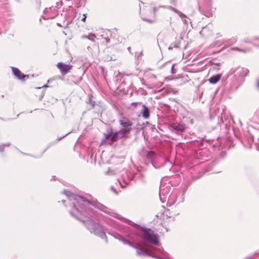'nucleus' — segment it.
<instances>
[{"instance_id": "f257e3e1", "label": "nucleus", "mask_w": 259, "mask_h": 259, "mask_svg": "<svg viewBox=\"0 0 259 259\" xmlns=\"http://www.w3.org/2000/svg\"><path fill=\"white\" fill-rule=\"evenodd\" d=\"M125 232V236L130 239H134L135 238L140 236V233H142V239L145 242L149 243L155 246L159 245V235L155 233L150 228H120Z\"/></svg>"}, {"instance_id": "f03ea898", "label": "nucleus", "mask_w": 259, "mask_h": 259, "mask_svg": "<svg viewBox=\"0 0 259 259\" xmlns=\"http://www.w3.org/2000/svg\"><path fill=\"white\" fill-rule=\"evenodd\" d=\"M85 196H84L82 194V213L83 212V210L84 209L83 205H92L95 208H98V209L117 218V219L125 223L131 227H142L139 224L135 223L130 220L123 218L118 214L113 212V211H111L110 209L104 205L103 204L100 203L99 202L97 201V200H94L91 195L89 194H85ZM82 215L83 214L82 213Z\"/></svg>"}, {"instance_id": "7ed1b4c3", "label": "nucleus", "mask_w": 259, "mask_h": 259, "mask_svg": "<svg viewBox=\"0 0 259 259\" xmlns=\"http://www.w3.org/2000/svg\"><path fill=\"white\" fill-rule=\"evenodd\" d=\"M122 242L124 244H127L137 249V254L139 256H148L156 259H171L169 256V254L163 249L162 247L160 248L153 247V251L149 252L145 250L138 244H135L130 241L122 239Z\"/></svg>"}, {"instance_id": "20e7f679", "label": "nucleus", "mask_w": 259, "mask_h": 259, "mask_svg": "<svg viewBox=\"0 0 259 259\" xmlns=\"http://www.w3.org/2000/svg\"><path fill=\"white\" fill-rule=\"evenodd\" d=\"M62 193L65 194L70 201L72 209L69 211L70 215L78 221H81V196L75 195L68 190H64Z\"/></svg>"}, {"instance_id": "39448f33", "label": "nucleus", "mask_w": 259, "mask_h": 259, "mask_svg": "<svg viewBox=\"0 0 259 259\" xmlns=\"http://www.w3.org/2000/svg\"><path fill=\"white\" fill-rule=\"evenodd\" d=\"M248 69L244 67H238L233 70L231 69L229 74L231 75L234 74L233 79L230 83L231 90H236L244 81V78L248 75Z\"/></svg>"}, {"instance_id": "423d86ee", "label": "nucleus", "mask_w": 259, "mask_h": 259, "mask_svg": "<svg viewBox=\"0 0 259 259\" xmlns=\"http://www.w3.org/2000/svg\"><path fill=\"white\" fill-rule=\"evenodd\" d=\"M168 128L171 132L181 135L186 130V125L184 123L173 122L169 124Z\"/></svg>"}, {"instance_id": "0eeeda50", "label": "nucleus", "mask_w": 259, "mask_h": 259, "mask_svg": "<svg viewBox=\"0 0 259 259\" xmlns=\"http://www.w3.org/2000/svg\"><path fill=\"white\" fill-rule=\"evenodd\" d=\"M88 229L92 234L104 240L106 243H108L107 237L103 228H88Z\"/></svg>"}, {"instance_id": "6e6552de", "label": "nucleus", "mask_w": 259, "mask_h": 259, "mask_svg": "<svg viewBox=\"0 0 259 259\" xmlns=\"http://www.w3.org/2000/svg\"><path fill=\"white\" fill-rule=\"evenodd\" d=\"M105 139L102 140V143L105 142L106 140H108L109 144H111L118 141V138L117 137V133L113 131L112 128H111L107 134H104Z\"/></svg>"}, {"instance_id": "1a4fd4ad", "label": "nucleus", "mask_w": 259, "mask_h": 259, "mask_svg": "<svg viewBox=\"0 0 259 259\" xmlns=\"http://www.w3.org/2000/svg\"><path fill=\"white\" fill-rule=\"evenodd\" d=\"M12 70L14 75L19 80L22 81H25L26 79L29 78V75H26L21 72V71L17 68L12 67Z\"/></svg>"}, {"instance_id": "9d476101", "label": "nucleus", "mask_w": 259, "mask_h": 259, "mask_svg": "<svg viewBox=\"0 0 259 259\" xmlns=\"http://www.w3.org/2000/svg\"><path fill=\"white\" fill-rule=\"evenodd\" d=\"M82 223L87 227H99L90 215L89 217H86L85 219L82 218Z\"/></svg>"}, {"instance_id": "9b49d317", "label": "nucleus", "mask_w": 259, "mask_h": 259, "mask_svg": "<svg viewBox=\"0 0 259 259\" xmlns=\"http://www.w3.org/2000/svg\"><path fill=\"white\" fill-rule=\"evenodd\" d=\"M119 123L123 128L122 129H128L129 132L132 131L131 126L133 124L132 122L126 118H123L122 119L119 120Z\"/></svg>"}, {"instance_id": "f8f14e48", "label": "nucleus", "mask_w": 259, "mask_h": 259, "mask_svg": "<svg viewBox=\"0 0 259 259\" xmlns=\"http://www.w3.org/2000/svg\"><path fill=\"white\" fill-rule=\"evenodd\" d=\"M57 66L62 75L66 74L71 68L70 65L64 64L62 62H59Z\"/></svg>"}, {"instance_id": "ddd939ff", "label": "nucleus", "mask_w": 259, "mask_h": 259, "mask_svg": "<svg viewBox=\"0 0 259 259\" xmlns=\"http://www.w3.org/2000/svg\"><path fill=\"white\" fill-rule=\"evenodd\" d=\"M141 107H142L141 113L142 114V116L145 119L149 118L150 116V110L149 108L143 104H142Z\"/></svg>"}, {"instance_id": "4468645a", "label": "nucleus", "mask_w": 259, "mask_h": 259, "mask_svg": "<svg viewBox=\"0 0 259 259\" xmlns=\"http://www.w3.org/2000/svg\"><path fill=\"white\" fill-rule=\"evenodd\" d=\"M117 133V137L119 139H122L124 138H126L127 137V135H128L130 132H129L128 129H122L121 128L119 131L116 132Z\"/></svg>"}, {"instance_id": "2eb2a0df", "label": "nucleus", "mask_w": 259, "mask_h": 259, "mask_svg": "<svg viewBox=\"0 0 259 259\" xmlns=\"http://www.w3.org/2000/svg\"><path fill=\"white\" fill-rule=\"evenodd\" d=\"M88 98L85 101L87 104H88V109H92L95 105V102L93 100V96L92 95H89L88 96Z\"/></svg>"}, {"instance_id": "dca6fc26", "label": "nucleus", "mask_w": 259, "mask_h": 259, "mask_svg": "<svg viewBox=\"0 0 259 259\" xmlns=\"http://www.w3.org/2000/svg\"><path fill=\"white\" fill-rule=\"evenodd\" d=\"M221 76L222 75L221 74H217L216 75H213L209 78L208 81L211 83L215 84L220 80Z\"/></svg>"}, {"instance_id": "f3484780", "label": "nucleus", "mask_w": 259, "mask_h": 259, "mask_svg": "<svg viewBox=\"0 0 259 259\" xmlns=\"http://www.w3.org/2000/svg\"><path fill=\"white\" fill-rule=\"evenodd\" d=\"M81 138V135L79 136L78 137V139L77 141H76L74 147V151H76L77 153H79V156H80L81 153H80V150H81V142H80V139Z\"/></svg>"}, {"instance_id": "a211bd4d", "label": "nucleus", "mask_w": 259, "mask_h": 259, "mask_svg": "<svg viewBox=\"0 0 259 259\" xmlns=\"http://www.w3.org/2000/svg\"><path fill=\"white\" fill-rule=\"evenodd\" d=\"M96 36L94 34L90 33L88 35H82V38H88L89 40H92V41L94 42V37H95Z\"/></svg>"}, {"instance_id": "6ab92c4d", "label": "nucleus", "mask_w": 259, "mask_h": 259, "mask_svg": "<svg viewBox=\"0 0 259 259\" xmlns=\"http://www.w3.org/2000/svg\"><path fill=\"white\" fill-rule=\"evenodd\" d=\"M109 234L111 235H112V236H113L115 239H117L118 240H119V241H122V239H124L122 236H121L120 234H118L117 233H109Z\"/></svg>"}, {"instance_id": "aec40b11", "label": "nucleus", "mask_w": 259, "mask_h": 259, "mask_svg": "<svg viewBox=\"0 0 259 259\" xmlns=\"http://www.w3.org/2000/svg\"><path fill=\"white\" fill-rule=\"evenodd\" d=\"M257 255H259V250L255 252L253 254L246 256L245 259H254V256Z\"/></svg>"}, {"instance_id": "412c9836", "label": "nucleus", "mask_w": 259, "mask_h": 259, "mask_svg": "<svg viewBox=\"0 0 259 259\" xmlns=\"http://www.w3.org/2000/svg\"><path fill=\"white\" fill-rule=\"evenodd\" d=\"M155 156V153L152 151H148L147 153V157L149 158H153Z\"/></svg>"}, {"instance_id": "4be33fe9", "label": "nucleus", "mask_w": 259, "mask_h": 259, "mask_svg": "<svg viewBox=\"0 0 259 259\" xmlns=\"http://www.w3.org/2000/svg\"><path fill=\"white\" fill-rule=\"evenodd\" d=\"M142 105V102H133L131 104V105L134 107V108H136L138 106H140L141 107V105Z\"/></svg>"}, {"instance_id": "5701e85b", "label": "nucleus", "mask_w": 259, "mask_h": 259, "mask_svg": "<svg viewBox=\"0 0 259 259\" xmlns=\"http://www.w3.org/2000/svg\"><path fill=\"white\" fill-rule=\"evenodd\" d=\"M74 3V4H75L77 7L79 8L80 7V2L81 0H71Z\"/></svg>"}, {"instance_id": "b1692460", "label": "nucleus", "mask_w": 259, "mask_h": 259, "mask_svg": "<svg viewBox=\"0 0 259 259\" xmlns=\"http://www.w3.org/2000/svg\"><path fill=\"white\" fill-rule=\"evenodd\" d=\"M147 124H148V122H146V123H143L142 124L139 123V125L140 126L141 130H144Z\"/></svg>"}, {"instance_id": "393cba45", "label": "nucleus", "mask_w": 259, "mask_h": 259, "mask_svg": "<svg viewBox=\"0 0 259 259\" xmlns=\"http://www.w3.org/2000/svg\"><path fill=\"white\" fill-rule=\"evenodd\" d=\"M177 12V14L178 15H179V16L180 17H186V16L182 13L181 12H180L179 10V11H176Z\"/></svg>"}, {"instance_id": "a878e982", "label": "nucleus", "mask_w": 259, "mask_h": 259, "mask_svg": "<svg viewBox=\"0 0 259 259\" xmlns=\"http://www.w3.org/2000/svg\"><path fill=\"white\" fill-rule=\"evenodd\" d=\"M234 50H238L239 51L243 52H246L249 51L250 50L249 49H239L238 48H235L234 49Z\"/></svg>"}, {"instance_id": "bb28decb", "label": "nucleus", "mask_w": 259, "mask_h": 259, "mask_svg": "<svg viewBox=\"0 0 259 259\" xmlns=\"http://www.w3.org/2000/svg\"><path fill=\"white\" fill-rule=\"evenodd\" d=\"M175 64H173V65H172L171 68V73L172 74H175V73H176V72H177V70L175 69Z\"/></svg>"}, {"instance_id": "cd10ccee", "label": "nucleus", "mask_w": 259, "mask_h": 259, "mask_svg": "<svg viewBox=\"0 0 259 259\" xmlns=\"http://www.w3.org/2000/svg\"><path fill=\"white\" fill-rule=\"evenodd\" d=\"M163 192H164V190H162L161 189H160L159 194L160 199L161 201H162L161 196L163 195Z\"/></svg>"}, {"instance_id": "c85d7f7f", "label": "nucleus", "mask_w": 259, "mask_h": 259, "mask_svg": "<svg viewBox=\"0 0 259 259\" xmlns=\"http://www.w3.org/2000/svg\"><path fill=\"white\" fill-rule=\"evenodd\" d=\"M73 132V130H72L71 132L68 133L67 134H66V135H64V136H63V137H60V138H58V139H57V141H58H58H60L61 139H62L63 138H64L65 137H66V136H67L68 134H69L70 133H71V132Z\"/></svg>"}, {"instance_id": "c756f323", "label": "nucleus", "mask_w": 259, "mask_h": 259, "mask_svg": "<svg viewBox=\"0 0 259 259\" xmlns=\"http://www.w3.org/2000/svg\"><path fill=\"white\" fill-rule=\"evenodd\" d=\"M5 150V145H0V152H2Z\"/></svg>"}, {"instance_id": "7c9ffc66", "label": "nucleus", "mask_w": 259, "mask_h": 259, "mask_svg": "<svg viewBox=\"0 0 259 259\" xmlns=\"http://www.w3.org/2000/svg\"><path fill=\"white\" fill-rule=\"evenodd\" d=\"M142 55H143L142 52H141L140 53H136L135 56L137 57L138 59H139V58L141 57Z\"/></svg>"}, {"instance_id": "2f4dec72", "label": "nucleus", "mask_w": 259, "mask_h": 259, "mask_svg": "<svg viewBox=\"0 0 259 259\" xmlns=\"http://www.w3.org/2000/svg\"><path fill=\"white\" fill-rule=\"evenodd\" d=\"M111 190L113 191L116 194H118V192L116 191L115 189L113 186L111 187Z\"/></svg>"}, {"instance_id": "473e14b6", "label": "nucleus", "mask_w": 259, "mask_h": 259, "mask_svg": "<svg viewBox=\"0 0 259 259\" xmlns=\"http://www.w3.org/2000/svg\"><path fill=\"white\" fill-rule=\"evenodd\" d=\"M136 128L137 132H139L141 130L140 129V126L139 125V124L137 125Z\"/></svg>"}, {"instance_id": "72a5a7b5", "label": "nucleus", "mask_w": 259, "mask_h": 259, "mask_svg": "<svg viewBox=\"0 0 259 259\" xmlns=\"http://www.w3.org/2000/svg\"><path fill=\"white\" fill-rule=\"evenodd\" d=\"M87 14H83V17L82 18V21H85V19L87 18Z\"/></svg>"}, {"instance_id": "f704fd0d", "label": "nucleus", "mask_w": 259, "mask_h": 259, "mask_svg": "<svg viewBox=\"0 0 259 259\" xmlns=\"http://www.w3.org/2000/svg\"><path fill=\"white\" fill-rule=\"evenodd\" d=\"M171 10L176 13H177V12L176 11H179L178 9L172 7L171 8Z\"/></svg>"}, {"instance_id": "c9c22d12", "label": "nucleus", "mask_w": 259, "mask_h": 259, "mask_svg": "<svg viewBox=\"0 0 259 259\" xmlns=\"http://www.w3.org/2000/svg\"><path fill=\"white\" fill-rule=\"evenodd\" d=\"M104 39L106 40L107 43H108L109 42H110V38H108V37H105Z\"/></svg>"}, {"instance_id": "e433bc0d", "label": "nucleus", "mask_w": 259, "mask_h": 259, "mask_svg": "<svg viewBox=\"0 0 259 259\" xmlns=\"http://www.w3.org/2000/svg\"><path fill=\"white\" fill-rule=\"evenodd\" d=\"M61 3H62L61 2L60 3H59V2L57 3V4H56L57 6H56V7L59 8H60L59 5H60V4L61 5Z\"/></svg>"}, {"instance_id": "4c0bfd02", "label": "nucleus", "mask_w": 259, "mask_h": 259, "mask_svg": "<svg viewBox=\"0 0 259 259\" xmlns=\"http://www.w3.org/2000/svg\"><path fill=\"white\" fill-rule=\"evenodd\" d=\"M4 145H5V146H8H8H9L11 145V143H7L6 144H5Z\"/></svg>"}, {"instance_id": "58836bf2", "label": "nucleus", "mask_w": 259, "mask_h": 259, "mask_svg": "<svg viewBox=\"0 0 259 259\" xmlns=\"http://www.w3.org/2000/svg\"><path fill=\"white\" fill-rule=\"evenodd\" d=\"M144 20L146 21L147 22H152V21L151 20H150V19H145Z\"/></svg>"}, {"instance_id": "ea45409f", "label": "nucleus", "mask_w": 259, "mask_h": 259, "mask_svg": "<svg viewBox=\"0 0 259 259\" xmlns=\"http://www.w3.org/2000/svg\"><path fill=\"white\" fill-rule=\"evenodd\" d=\"M61 202L64 204V205H65V203L66 202V200H62Z\"/></svg>"}, {"instance_id": "a19ab883", "label": "nucleus", "mask_w": 259, "mask_h": 259, "mask_svg": "<svg viewBox=\"0 0 259 259\" xmlns=\"http://www.w3.org/2000/svg\"><path fill=\"white\" fill-rule=\"evenodd\" d=\"M184 23H186V24H187V23H188V21H187V20H186V19H185V20H184Z\"/></svg>"}, {"instance_id": "79ce46f5", "label": "nucleus", "mask_w": 259, "mask_h": 259, "mask_svg": "<svg viewBox=\"0 0 259 259\" xmlns=\"http://www.w3.org/2000/svg\"><path fill=\"white\" fill-rule=\"evenodd\" d=\"M127 50L130 52H131V48L130 47H128Z\"/></svg>"}, {"instance_id": "37998d69", "label": "nucleus", "mask_w": 259, "mask_h": 259, "mask_svg": "<svg viewBox=\"0 0 259 259\" xmlns=\"http://www.w3.org/2000/svg\"><path fill=\"white\" fill-rule=\"evenodd\" d=\"M118 183H119V184L121 186V187H123L122 185H121V183L120 182V181L119 180H118Z\"/></svg>"}, {"instance_id": "c03bdc74", "label": "nucleus", "mask_w": 259, "mask_h": 259, "mask_svg": "<svg viewBox=\"0 0 259 259\" xmlns=\"http://www.w3.org/2000/svg\"><path fill=\"white\" fill-rule=\"evenodd\" d=\"M153 11H154V12H155L156 11V8H153Z\"/></svg>"}, {"instance_id": "a18cd8bd", "label": "nucleus", "mask_w": 259, "mask_h": 259, "mask_svg": "<svg viewBox=\"0 0 259 259\" xmlns=\"http://www.w3.org/2000/svg\"><path fill=\"white\" fill-rule=\"evenodd\" d=\"M257 86L259 88V79H258V82H257Z\"/></svg>"}, {"instance_id": "49530a36", "label": "nucleus", "mask_w": 259, "mask_h": 259, "mask_svg": "<svg viewBox=\"0 0 259 259\" xmlns=\"http://www.w3.org/2000/svg\"><path fill=\"white\" fill-rule=\"evenodd\" d=\"M49 87V86L48 85V84H45V85L44 86V88H47V87Z\"/></svg>"}, {"instance_id": "de8ad7c7", "label": "nucleus", "mask_w": 259, "mask_h": 259, "mask_svg": "<svg viewBox=\"0 0 259 259\" xmlns=\"http://www.w3.org/2000/svg\"><path fill=\"white\" fill-rule=\"evenodd\" d=\"M190 122H191V123H192V124L193 123V119H191V120Z\"/></svg>"}, {"instance_id": "09e8293b", "label": "nucleus", "mask_w": 259, "mask_h": 259, "mask_svg": "<svg viewBox=\"0 0 259 259\" xmlns=\"http://www.w3.org/2000/svg\"><path fill=\"white\" fill-rule=\"evenodd\" d=\"M166 229V232H168V229L167 228H165Z\"/></svg>"}, {"instance_id": "8fccbe9b", "label": "nucleus", "mask_w": 259, "mask_h": 259, "mask_svg": "<svg viewBox=\"0 0 259 259\" xmlns=\"http://www.w3.org/2000/svg\"><path fill=\"white\" fill-rule=\"evenodd\" d=\"M233 40H234V41H233V42H235V41H236V39H235V38H233Z\"/></svg>"}, {"instance_id": "3c124183", "label": "nucleus", "mask_w": 259, "mask_h": 259, "mask_svg": "<svg viewBox=\"0 0 259 259\" xmlns=\"http://www.w3.org/2000/svg\"><path fill=\"white\" fill-rule=\"evenodd\" d=\"M252 142L253 141V137L251 138V140Z\"/></svg>"}, {"instance_id": "603ef678", "label": "nucleus", "mask_w": 259, "mask_h": 259, "mask_svg": "<svg viewBox=\"0 0 259 259\" xmlns=\"http://www.w3.org/2000/svg\"><path fill=\"white\" fill-rule=\"evenodd\" d=\"M55 177H56L55 176L53 177V179L55 180Z\"/></svg>"}, {"instance_id": "864d4df0", "label": "nucleus", "mask_w": 259, "mask_h": 259, "mask_svg": "<svg viewBox=\"0 0 259 259\" xmlns=\"http://www.w3.org/2000/svg\"><path fill=\"white\" fill-rule=\"evenodd\" d=\"M57 25H58V26H61V25H60V23H57Z\"/></svg>"}, {"instance_id": "5fc2aeb1", "label": "nucleus", "mask_w": 259, "mask_h": 259, "mask_svg": "<svg viewBox=\"0 0 259 259\" xmlns=\"http://www.w3.org/2000/svg\"><path fill=\"white\" fill-rule=\"evenodd\" d=\"M40 88H41L40 87L37 88V89H40Z\"/></svg>"}, {"instance_id": "6e6d98bb", "label": "nucleus", "mask_w": 259, "mask_h": 259, "mask_svg": "<svg viewBox=\"0 0 259 259\" xmlns=\"http://www.w3.org/2000/svg\"><path fill=\"white\" fill-rule=\"evenodd\" d=\"M175 48H177L178 47L177 46H174Z\"/></svg>"}, {"instance_id": "4d7b16f0", "label": "nucleus", "mask_w": 259, "mask_h": 259, "mask_svg": "<svg viewBox=\"0 0 259 259\" xmlns=\"http://www.w3.org/2000/svg\"><path fill=\"white\" fill-rule=\"evenodd\" d=\"M4 95H2V98H4Z\"/></svg>"}, {"instance_id": "13d9d810", "label": "nucleus", "mask_w": 259, "mask_h": 259, "mask_svg": "<svg viewBox=\"0 0 259 259\" xmlns=\"http://www.w3.org/2000/svg\"><path fill=\"white\" fill-rule=\"evenodd\" d=\"M132 179H133V177H131L130 179V180H132Z\"/></svg>"}, {"instance_id": "bf43d9fd", "label": "nucleus", "mask_w": 259, "mask_h": 259, "mask_svg": "<svg viewBox=\"0 0 259 259\" xmlns=\"http://www.w3.org/2000/svg\"><path fill=\"white\" fill-rule=\"evenodd\" d=\"M125 183L127 184L128 183L125 181Z\"/></svg>"}]
</instances>
